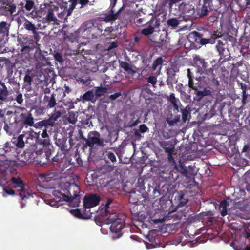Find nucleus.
<instances>
[{"mask_svg":"<svg viewBox=\"0 0 250 250\" xmlns=\"http://www.w3.org/2000/svg\"><path fill=\"white\" fill-rule=\"evenodd\" d=\"M113 202V200L111 198L107 199L104 207V215L107 217L106 223L111 224L110 227L111 231L117 233L124 228V221L120 218L116 213L112 212L113 210L111 208L110 205Z\"/></svg>","mask_w":250,"mask_h":250,"instance_id":"nucleus-1","label":"nucleus"},{"mask_svg":"<svg viewBox=\"0 0 250 250\" xmlns=\"http://www.w3.org/2000/svg\"><path fill=\"white\" fill-rule=\"evenodd\" d=\"M60 188V190H56L55 192L62 195L64 201L72 202L75 200L77 203L79 202V199L77 197L79 196L80 189L77 184L65 182L61 183Z\"/></svg>","mask_w":250,"mask_h":250,"instance_id":"nucleus-2","label":"nucleus"},{"mask_svg":"<svg viewBox=\"0 0 250 250\" xmlns=\"http://www.w3.org/2000/svg\"><path fill=\"white\" fill-rule=\"evenodd\" d=\"M15 114V122L19 124L21 127H32L34 126V119L30 111H28L25 108L17 107L14 112Z\"/></svg>","mask_w":250,"mask_h":250,"instance_id":"nucleus-3","label":"nucleus"},{"mask_svg":"<svg viewBox=\"0 0 250 250\" xmlns=\"http://www.w3.org/2000/svg\"><path fill=\"white\" fill-rule=\"evenodd\" d=\"M220 6V0H203L202 4L197 7V13L199 17L203 18L210 12L217 10Z\"/></svg>","mask_w":250,"mask_h":250,"instance_id":"nucleus-4","label":"nucleus"},{"mask_svg":"<svg viewBox=\"0 0 250 250\" xmlns=\"http://www.w3.org/2000/svg\"><path fill=\"white\" fill-rule=\"evenodd\" d=\"M228 40L234 42L235 39L232 36L228 35L224 40L225 42L219 40L218 41V43L215 46L216 49L220 56V58L218 61L219 65H222L226 61H228L230 57V52L227 44V41Z\"/></svg>","mask_w":250,"mask_h":250,"instance_id":"nucleus-5","label":"nucleus"},{"mask_svg":"<svg viewBox=\"0 0 250 250\" xmlns=\"http://www.w3.org/2000/svg\"><path fill=\"white\" fill-rule=\"evenodd\" d=\"M9 183V186L10 187L19 192V196L22 200H26L30 196V194L25 189L26 184L20 177H13Z\"/></svg>","mask_w":250,"mask_h":250,"instance_id":"nucleus-6","label":"nucleus"},{"mask_svg":"<svg viewBox=\"0 0 250 250\" xmlns=\"http://www.w3.org/2000/svg\"><path fill=\"white\" fill-rule=\"evenodd\" d=\"M209 31H205L202 34L197 31L190 33L188 36L189 41L193 43H199L200 45H205L208 43H213L212 39H210L208 35Z\"/></svg>","mask_w":250,"mask_h":250,"instance_id":"nucleus-7","label":"nucleus"},{"mask_svg":"<svg viewBox=\"0 0 250 250\" xmlns=\"http://www.w3.org/2000/svg\"><path fill=\"white\" fill-rule=\"evenodd\" d=\"M36 145L37 148H39L40 147L42 148L46 160L44 163L49 161L53 148V146L50 143V138H40V137H38L36 140Z\"/></svg>","mask_w":250,"mask_h":250,"instance_id":"nucleus-8","label":"nucleus"},{"mask_svg":"<svg viewBox=\"0 0 250 250\" xmlns=\"http://www.w3.org/2000/svg\"><path fill=\"white\" fill-rule=\"evenodd\" d=\"M100 133L98 132L90 131L88 135V138L85 140V144L87 146L90 147L94 146V145L98 146H104L103 140L100 138Z\"/></svg>","mask_w":250,"mask_h":250,"instance_id":"nucleus-9","label":"nucleus"},{"mask_svg":"<svg viewBox=\"0 0 250 250\" xmlns=\"http://www.w3.org/2000/svg\"><path fill=\"white\" fill-rule=\"evenodd\" d=\"M16 5L8 0H0V13L2 15H13L16 11Z\"/></svg>","mask_w":250,"mask_h":250,"instance_id":"nucleus-10","label":"nucleus"},{"mask_svg":"<svg viewBox=\"0 0 250 250\" xmlns=\"http://www.w3.org/2000/svg\"><path fill=\"white\" fill-rule=\"evenodd\" d=\"M101 198L97 194H90L83 198V206L86 208H92L99 205Z\"/></svg>","mask_w":250,"mask_h":250,"instance_id":"nucleus-11","label":"nucleus"},{"mask_svg":"<svg viewBox=\"0 0 250 250\" xmlns=\"http://www.w3.org/2000/svg\"><path fill=\"white\" fill-rule=\"evenodd\" d=\"M0 155L10 159L15 158L17 155L16 149L10 143L7 142L2 147L0 148Z\"/></svg>","mask_w":250,"mask_h":250,"instance_id":"nucleus-12","label":"nucleus"},{"mask_svg":"<svg viewBox=\"0 0 250 250\" xmlns=\"http://www.w3.org/2000/svg\"><path fill=\"white\" fill-rule=\"evenodd\" d=\"M193 60L197 72L201 74H204L203 77L205 78V75L207 74L208 69H207L208 64L205 62V59L201 58L199 56H196L194 57Z\"/></svg>","mask_w":250,"mask_h":250,"instance_id":"nucleus-13","label":"nucleus"},{"mask_svg":"<svg viewBox=\"0 0 250 250\" xmlns=\"http://www.w3.org/2000/svg\"><path fill=\"white\" fill-rule=\"evenodd\" d=\"M24 153L25 156L28 157L27 161H28L29 162L35 161V159L39 156H41L42 158H45L43 151H42V148L41 147H39V148L36 147L35 150L26 149Z\"/></svg>","mask_w":250,"mask_h":250,"instance_id":"nucleus-14","label":"nucleus"},{"mask_svg":"<svg viewBox=\"0 0 250 250\" xmlns=\"http://www.w3.org/2000/svg\"><path fill=\"white\" fill-rule=\"evenodd\" d=\"M213 71L214 69L213 67L208 69L207 74L205 75V77L207 76L208 77V83L214 88L217 89L220 85V82L218 80V78L216 77Z\"/></svg>","mask_w":250,"mask_h":250,"instance_id":"nucleus-15","label":"nucleus"},{"mask_svg":"<svg viewBox=\"0 0 250 250\" xmlns=\"http://www.w3.org/2000/svg\"><path fill=\"white\" fill-rule=\"evenodd\" d=\"M187 16H183V17L180 16L178 19L176 18H170L167 20V23L168 26L175 29L178 26L182 21H187L188 18H187Z\"/></svg>","mask_w":250,"mask_h":250,"instance_id":"nucleus-16","label":"nucleus"},{"mask_svg":"<svg viewBox=\"0 0 250 250\" xmlns=\"http://www.w3.org/2000/svg\"><path fill=\"white\" fill-rule=\"evenodd\" d=\"M56 145L61 149L62 151L65 153L70 149L66 144L67 139L64 137L62 138H56L55 139Z\"/></svg>","mask_w":250,"mask_h":250,"instance_id":"nucleus-17","label":"nucleus"},{"mask_svg":"<svg viewBox=\"0 0 250 250\" xmlns=\"http://www.w3.org/2000/svg\"><path fill=\"white\" fill-rule=\"evenodd\" d=\"M9 25L6 21L0 22V42L3 41L8 35Z\"/></svg>","mask_w":250,"mask_h":250,"instance_id":"nucleus-18","label":"nucleus"},{"mask_svg":"<svg viewBox=\"0 0 250 250\" xmlns=\"http://www.w3.org/2000/svg\"><path fill=\"white\" fill-rule=\"evenodd\" d=\"M196 89H193L195 90V96L194 97L195 100L200 101L204 96L209 95L211 93V91L209 89H205L203 91H199L198 90L197 86H196Z\"/></svg>","mask_w":250,"mask_h":250,"instance_id":"nucleus-19","label":"nucleus"},{"mask_svg":"<svg viewBox=\"0 0 250 250\" xmlns=\"http://www.w3.org/2000/svg\"><path fill=\"white\" fill-rule=\"evenodd\" d=\"M229 205V203L225 199H223L219 205L215 206L216 209H218L222 216H226L227 214V207Z\"/></svg>","mask_w":250,"mask_h":250,"instance_id":"nucleus-20","label":"nucleus"},{"mask_svg":"<svg viewBox=\"0 0 250 250\" xmlns=\"http://www.w3.org/2000/svg\"><path fill=\"white\" fill-rule=\"evenodd\" d=\"M113 8V7H112L110 13L106 14V15L104 17L102 18V21L107 22L112 21H114L118 18L119 12L121 10V8H120L118 12L114 13L112 9Z\"/></svg>","mask_w":250,"mask_h":250,"instance_id":"nucleus-21","label":"nucleus"},{"mask_svg":"<svg viewBox=\"0 0 250 250\" xmlns=\"http://www.w3.org/2000/svg\"><path fill=\"white\" fill-rule=\"evenodd\" d=\"M24 135L20 134L17 138H13L12 143L15 145L17 147L19 148H23L25 146V143L23 141Z\"/></svg>","mask_w":250,"mask_h":250,"instance_id":"nucleus-22","label":"nucleus"},{"mask_svg":"<svg viewBox=\"0 0 250 250\" xmlns=\"http://www.w3.org/2000/svg\"><path fill=\"white\" fill-rule=\"evenodd\" d=\"M20 5L22 9V11L24 12V9L27 12H30L34 8L35 6V3L32 0H25V3L22 2H21Z\"/></svg>","mask_w":250,"mask_h":250,"instance_id":"nucleus-23","label":"nucleus"},{"mask_svg":"<svg viewBox=\"0 0 250 250\" xmlns=\"http://www.w3.org/2000/svg\"><path fill=\"white\" fill-rule=\"evenodd\" d=\"M62 115V112L61 111L57 110L56 108L51 113L50 116L48 119L49 123H51V126L54 125L55 121H56L58 118L61 117Z\"/></svg>","mask_w":250,"mask_h":250,"instance_id":"nucleus-24","label":"nucleus"},{"mask_svg":"<svg viewBox=\"0 0 250 250\" xmlns=\"http://www.w3.org/2000/svg\"><path fill=\"white\" fill-rule=\"evenodd\" d=\"M46 22L50 23L51 22H56L57 18L54 15L53 9L49 8L48 10L46 17L43 19Z\"/></svg>","mask_w":250,"mask_h":250,"instance_id":"nucleus-25","label":"nucleus"},{"mask_svg":"<svg viewBox=\"0 0 250 250\" xmlns=\"http://www.w3.org/2000/svg\"><path fill=\"white\" fill-rule=\"evenodd\" d=\"M111 149L115 150L113 148L106 149L104 152L105 157L109 160L112 163H114L116 162L117 159L114 153L110 151Z\"/></svg>","mask_w":250,"mask_h":250,"instance_id":"nucleus-26","label":"nucleus"},{"mask_svg":"<svg viewBox=\"0 0 250 250\" xmlns=\"http://www.w3.org/2000/svg\"><path fill=\"white\" fill-rule=\"evenodd\" d=\"M1 87H0V100H5L8 96V90L4 83H0Z\"/></svg>","mask_w":250,"mask_h":250,"instance_id":"nucleus-27","label":"nucleus"},{"mask_svg":"<svg viewBox=\"0 0 250 250\" xmlns=\"http://www.w3.org/2000/svg\"><path fill=\"white\" fill-rule=\"evenodd\" d=\"M95 94L92 90H88L82 96V98L83 101H94Z\"/></svg>","mask_w":250,"mask_h":250,"instance_id":"nucleus-28","label":"nucleus"},{"mask_svg":"<svg viewBox=\"0 0 250 250\" xmlns=\"http://www.w3.org/2000/svg\"><path fill=\"white\" fill-rule=\"evenodd\" d=\"M188 72V77L189 79L188 80V86L190 88H192V89H196V85H194V82H193V79H194V75L193 73L191 71L190 69L188 68L187 70Z\"/></svg>","mask_w":250,"mask_h":250,"instance_id":"nucleus-29","label":"nucleus"},{"mask_svg":"<svg viewBox=\"0 0 250 250\" xmlns=\"http://www.w3.org/2000/svg\"><path fill=\"white\" fill-rule=\"evenodd\" d=\"M23 26L24 29L28 31H31L32 32L35 31L36 30H37L35 25L30 22L28 20L26 19L24 21Z\"/></svg>","mask_w":250,"mask_h":250,"instance_id":"nucleus-30","label":"nucleus"},{"mask_svg":"<svg viewBox=\"0 0 250 250\" xmlns=\"http://www.w3.org/2000/svg\"><path fill=\"white\" fill-rule=\"evenodd\" d=\"M219 13L217 10L213 11L212 14L208 18V24H211L214 22L217 21L218 19Z\"/></svg>","mask_w":250,"mask_h":250,"instance_id":"nucleus-31","label":"nucleus"},{"mask_svg":"<svg viewBox=\"0 0 250 250\" xmlns=\"http://www.w3.org/2000/svg\"><path fill=\"white\" fill-rule=\"evenodd\" d=\"M240 85L241 89L242 90V103H243V104H244L246 103V100L248 97V94L246 93L248 87L245 83H240Z\"/></svg>","mask_w":250,"mask_h":250,"instance_id":"nucleus-32","label":"nucleus"},{"mask_svg":"<svg viewBox=\"0 0 250 250\" xmlns=\"http://www.w3.org/2000/svg\"><path fill=\"white\" fill-rule=\"evenodd\" d=\"M120 66L121 68H122L126 72L131 73H135V71L133 69L130 65L126 62H120Z\"/></svg>","mask_w":250,"mask_h":250,"instance_id":"nucleus-33","label":"nucleus"},{"mask_svg":"<svg viewBox=\"0 0 250 250\" xmlns=\"http://www.w3.org/2000/svg\"><path fill=\"white\" fill-rule=\"evenodd\" d=\"M68 2L70 4L69 6V8L66 9V13L67 16H69L71 14L78 3V0H69Z\"/></svg>","mask_w":250,"mask_h":250,"instance_id":"nucleus-34","label":"nucleus"},{"mask_svg":"<svg viewBox=\"0 0 250 250\" xmlns=\"http://www.w3.org/2000/svg\"><path fill=\"white\" fill-rule=\"evenodd\" d=\"M78 115L76 113L73 111H70L68 112L67 120L69 123L72 124H75L77 121Z\"/></svg>","mask_w":250,"mask_h":250,"instance_id":"nucleus-35","label":"nucleus"},{"mask_svg":"<svg viewBox=\"0 0 250 250\" xmlns=\"http://www.w3.org/2000/svg\"><path fill=\"white\" fill-rule=\"evenodd\" d=\"M15 124L14 123L10 124L9 125L5 124L4 126V130L6 132L7 134L9 135H12L14 132V127Z\"/></svg>","mask_w":250,"mask_h":250,"instance_id":"nucleus-36","label":"nucleus"},{"mask_svg":"<svg viewBox=\"0 0 250 250\" xmlns=\"http://www.w3.org/2000/svg\"><path fill=\"white\" fill-rule=\"evenodd\" d=\"M48 126H51V123H49L48 119L42 120L37 123L35 125L34 124V127L36 128H42L43 127H47Z\"/></svg>","mask_w":250,"mask_h":250,"instance_id":"nucleus-37","label":"nucleus"},{"mask_svg":"<svg viewBox=\"0 0 250 250\" xmlns=\"http://www.w3.org/2000/svg\"><path fill=\"white\" fill-rule=\"evenodd\" d=\"M107 89L106 87L99 86L96 87L95 95L98 97H100L103 95H104L105 93H107Z\"/></svg>","mask_w":250,"mask_h":250,"instance_id":"nucleus-38","label":"nucleus"},{"mask_svg":"<svg viewBox=\"0 0 250 250\" xmlns=\"http://www.w3.org/2000/svg\"><path fill=\"white\" fill-rule=\"evenodd\" d=\"M56 94L54 93H52L49 100H48L47 107L48 108H51L54 107L56 105Z\"/></svg>","mask_w":250,"mask_h":250,"instance_id":"nucleus-39","label":"nucleus"},{"mask_svg":"<svg viewBox=\"0 0 250 250\" xmlns=\"http://www.w3.org/2000/svg\"><path fill=\"white\" fill-rule=\"evenodd\" d=\"M42 12L40 10H32L30 12H26V15L28 17H30L33 19H37L38 18H41Z\"/></svg>","mask_w":250,"mask_h":250,"instance_id":"nucleus-40","label":"nucleus"},{"mask_svg":"<svg viewBox=\"0 0 250 250\" xmlns=\"http://www.w3.org/2000/svg\"><path fill=\"white\" fill-rule=\"evenodd\" d=\"M148 130V128L145 124L141 125L139 126V130H136L135 131V134L136 136H139L140 133H144Z\"/></svg>","mask_w":250,"mask_h":250,"instance_id":"nucleus-41","label":"nucleus"},{"mask_svg":"<svg viewBox=\"0 0 250 250\" xmlns=\"http://www.w3.org/2000/svg\"><path fill=\"white\" fill-rule=\"evenodd\" d=\"M90 208H86L83 207L82 210L83 219H88L92 217V213L90 212Z\"/></svg>","mask_w":250,"mask_h":250,"instance_id":"nucleus-42","label":"nucleus"},{"mask_svg":"<svg viewBox=\"0 0 250 250\" xmlns=\"http://www.w3.org/2000/svg\"><path fill=\"white\" fill-rule=\"evenodd\" d=\"M164 62V60L161 57L157 58L153 62L152 64V69L155 70L159 66H161Z\"/></svg>","mask_w":250,"mask_h":250,"instance_id":"nucleus-43","label":"nucleus"},{"mask_svg":"<svg viewBox=\"0 0 250 250\" xmlns=\"http://www.w3.org/2000/svg\"><path fill=\"white\" fill-rule=\"evenodd\" d=\"M154 31V27L149 26L147 28H144L141 31V33L145 36H148L152 34Z\"/></svg>","mask_w":250,"mask_h":250,"instance_id":"nucleus-44","label":"nucleus"},{"mask_svg":"<svg viewBox=\"0 0 250 250\" xmlns=\"http://www.w3.org/2000/svg\"><path fill=\"white\" fill-rule=\"evenodd\" d=\"M70 212L75 217L80 219H83L82 211L80 209H72Z\"/></svg>","mask_w":250,"mask_h":250,"instance_id":"nucleus-45","label":"nucleus"},{"mask_svg":"<svg viewBox=\"0 0 250 250\" xmlns=\"http://www.w3.org/2000/svg\"><path fill=\"white\" fill-rule=\"evenodd\" d=\"M237 3L241 9H244L250 5V0H237Z\"/></svg>","mask_w":250,"mask_h":250,"instance_id":"nucleus-46","label":"nucleus"},{"mask_svg":"<svg viewBox=\"0 0 250 250\" xmlns=\"http://www.w3.org/2000/svg\"><path fill=\"white\" fill-rule=\"evenodd\" d=\"M208 35L210 36V39H212L213 43L214 42V40L215 39L220 38L222 36L221 32H218V31L209 33Z\"/></svg>","mask_w":250,"mask_h":250,"instance_id":"nucleus-47","label":"nucleus"},{"mask_svg":"<svg viewBox=\"0 0 250 250\" xmlns=\"http://www.w3.org/2000/svg\"><path fill=\"white\" fill-rule=\"evenodd\" d=\"M180 115H177L173 119H167V121L170 125H174L177 122L180 121Z\"/></svg>","mask_w":250,"mask_h":250,"instance_id":"nucleus-48","label":"nucleus"},{"mask_svg":"<svg viewBox=\"0 0 250 250\" xmlns=\"http://www.w3.org/2000/svg\"><path fill=\"white\" fill-rule=\"evenodd\" d=\"M136 187L141 189H145V179L143 177H139L136 183Z\"/></svg>","mask_w":250,"mask_h":250,"instance_id":"nucleus-49","label":"nucleus"},{"mask_svg":"<svg viewBox=\"0 0 250 250\" xmlns=\"http://www.w3.org/2000/svg\"><path fill=\"white\" fill-rule=\"evenodd\" d=\"M181 0H166V4H168V8L170 10L172 9L174 4H176L181 1Z\"/></svg>","mask_w":250,"mask_h":250,"instance_id":"nucleus-50","label":"nucleus"},{"mask_svg":"<svg viewBox=\"0 0 250 250\" xmlns=\"http://www.w3.org/2000/svg\"><path fill=\"white\" fill-rule=\"evenodd\" d=\"M147 81L149 83H151L153 86L156 84L157 80L156 76H149L147 78Z\"/></svg>","mask_w":250,"mask_h":250,"instance_id":"nucleus-51","label":"nucleus"},{"mask_svg":"<svg viewBox=\"0 0 250 250\" xmlns=\"http://www.w3.org/2000/svg\"><path fill=\"white\" fill-rule=\"evenodd\" d=\"M57 98L62 100L65 96V92L62 88L59 89L57 90Z\"/></svg>","mask_w":250,"mask_h":250,"instance_id":"nucleus-52","label":"nucleus"},{"mask_svg":"<svg viewBox=\"0 0 250 250\" xmlns=\"http://www.w3.org/2000/svg\"><path fill=\"white\" fill-rule=\"evenodd\" d=\"M182 120L184 122H185L188 120V116L190 113L188 110L186 109H184L182 110Z\"/></svg>","mask_w":250,"mask_h":250,"instance_id":"nucleus-53","label":"nucleus"},{"mask_svg":"<svg viewBox=\"0 0 250 250\" xmlns=\"http://www.w3.org/2000/svg\"><path fill=\"white\" fill-rule=\"evenodd\" d=\"M3 190L8 195H14L15 191L12 189V188L10 186L4 187Z\"/></svg>","mask_w":250,"mask_h":250,"instance_id":"nucleus-54","label":"nucleus"},{"mask_svg":"<svg viewBox=\"0 0 250 250\" xmlns=\"http://www.w3.org/2000/svg\"><path fill=\"white\" fill-rule=\"evenodd\" d=\"M165 152L168 154H173L174 151V146H170L167 147H163Z\"/></svg>","mask_w":250,"mask_h":250,"instance_id":"nucleus-55","label":"nucleus"},{"mask_svg":"<svg viewBox=\"0 0 250 250\" xmlns=\"http://www.w3.org/2000/svg\"><path fill=\"white\" fill-rule=\"evenodd\" d=\"M184 195H181L180 196L179 206H184L186 205L188 202V200L184 198Z\"/></svg>","mask_w":250,"mask_h":250,"instance_id":"nucleus-56","label":"nucleus"},{"mask_svg":"<svg viewBox=\"0 0 250 250\" xmlns=\"http://www.w3.org/2000/svg\"><path fill=\"white\" fill-rule=\"evenodd\" d=\"M55 60L60 63L63 62L62 55L59 53H56L54 55Z\"/></svg>","mask_w":250,"mask_h":250,"instance_id":"nucleus-57","label":"nucleus"},{"mask_svg":"<svg viewBox=\"0 0 250 250\" xmlns=\"http://www.w3.org/2000/svg\"><path fill=\"white\" fill-rule=\"evenodd\" d=\"M15 100L18 104H21L23 101L22 94L21 93H18Z\"/></svg>","mask_w":250,"mask_h":250,"instance_id":"nucleus-58","label":"nucleus"},{"mask_svg":"<svg viewBox=\"0 0 250 250\" xmlns=\"http://www.w3.org/2000/svg\"><path fill=\"white\" fill-rule=\"evenodd\" d=\"M33 34V41L37 43L40 40V36L39 35V32L37 31V30H36L35 31L32 32Z\"/></svg>","mask_w":250,"mask_h":250,"instance_id":"nucleus-59","label":"nucleus"},{"mask_svg":"<svg viewBox=\"0 0 250 250\" xmlns=\"http://www.w3.org/2000/svg\"><path fill=\"white\" fill-rule=\"evenodd\" d=\"M24 81L29 85H31L32 82V78L29 75L26 74L24 77Z\"/></svg>","mask_w":250,"mask_h":250,"instance_id":"nucleus-60","label":"nucleus"},{"mask_svg":"<svg viewBox=\"0 0 250 250\" xmlns=\"http://www.w3.org/2000/svg\"><path fill=\"white\" fill-rule=\"evenodd\" d=\"M168 101L172 104L175 102H177L179 100L176 98L174 93H171L168 98Z\"/></svg>","mask_w":250,"mask_h":250,"instance_id":"nucleus-61","label":"nucleus"},{"mask_svg":"<svg viewBox=\"0 0 250 250\" xmlns=\"http://www.w3.org/2000/svg\"><path fill=\"white\" fill-rule=\"evenodd\" d=\"M122 95L120 92L115 93L113 94H111L109 96V98L111 100H115L120 96Z\"/></svg>","mask_w":250,"mask_h":250,"instance_id":"nucleus-62","label":"nucleus"},{"mask_svg":"<svg viewBox=\"0 0 250 250\" xmlns=\"http://www.w3.org/2000/svg\"><path fill=\"white\" fill-rule=\"evenodd\" d=\"M173 154H168L167 155V160L168 162L172 164V165L176 164L174 157H173Z\"/></svg>","mask_w":250,"mask_h":250,"instance_id":"nucleus-63","label":"nucleus"},{"mask_svg":"<svg viewBox=\"0 0 250 250\" xmlns=\"http://www.w3.org/2000/svg\"><path fill=\"white\" fill-rule=\"evenodd\" d=\"M144 18H139L136 20L135 22L136 23L138 26H142L146 23V22H144Z\"/></svg>","mask_w":250,"mask_h":250,"instance_id":"nucleus-64","label":"nucleus"}]
</instances>
